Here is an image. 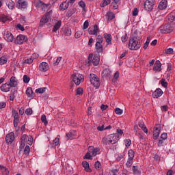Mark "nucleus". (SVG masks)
Returning a JSON list of instances; mask_svg holds the SVG:
<instances>
[{
    "mask_svg": "<svg viewBox=\"0 0 175 175\" xmlns=\"http://www.w3.org/2000/svg\"><path fill=\"white\" fill-rule=\"evenodd\" d=\"M143 40L139 36L131 37L129 42V49L130 50H139L142 47Z\"/></svg>",
    "mask_w": 175,
    "mask_h": 175,
    "instance_id": "1",
    "label": "nucleus"
},
{
    "mask_svg": "<svg viewBox=\"0 0 175 175\" xmlns=\"http://www.w3.org/2000/svg\"><path fill=\"white\" fill-rule=\"evenodd\" d=\"M90 80L91 84H92L94 87H96V88H99V87H100V80L99 79V77H98L96 75L90 74Z\"/></svg>",
    "mask_w": 175,
    "mask_h": 175,
    "instance_id": "2",
    "label": "nucleus"
},
{
    "mask_svg": "<svg viewBox=\"0 0 175 175\" xmlns=\"http://www.w3.org/2000/svg\"><path fill=\"white\" fill-rule=\"evenodd\" d=\"M92 57V54L89 55L88 63L90 65H91V64H93L94 66H97V65H99L100 57H99V55H94L93 58Z\"/></svg>",
    "mask_w": 175,
    "mask_h": 175,
    "instance_id": "3",
    "label": "nucleus"
},
{
    "mask_svg": "<svg viewBox=\"0 0 175 175\" xmlns=\"http://www.w3.org/2000/svg\"><path fill=\"white\" fill-rule=\"evenodd\" d=\"M72 80L76 85H80L81 81H84V76L79 73L73 74L72 75Z\"/></svg>",
    "mask_w": 175,
    "mask_h": 175,
    "instance_id": "4",
    "label": "nucleus"
},
{
    "mask_svg": "<svg viewBox=\"0 0 175 175\" xmlns=\"http://www.w3.org/2000/svg\"><path fill=\"white\" fill-rule=\"evenodd\" d=\"M173 29V26L169 24L162 25L159 27V31L161 32V33H170Z\"/></svg>",
    "mask_w": 175,
    "mask_h": 175,
    "instance_id": "5",
    "label": "nucleus"
},
{
    "mask_svg": "<svg viewBox=\"0 0 175 175\" xmlns=\"http://www.w3.org/2000/svg\"><path fill=\"white\" fill-rule=\"evenodd\" d=\"M108 144H116L120 140L118 133L111 134L107 137Z\"/></svg>",
    "mask_w": 175,
    "mask_h": 175,
    "instance_id": "6",
    "label": "nucleus"
},
{
    "mask_svg": "<svg viewBox=\"0 0 175 175\" xmlns=\"http://www.w3.org/2000/svg\"><path fill=\"white\" fill-rule=\"evenodd\" d=\"M35 3L37 8L44 10V12H46V10H49V9H50V4H46L40 0H36Z\"/></svg>",
    "mask_w": 175,
    "mask_h": 175,
    "instance_id": "7",
    "label": "nucleus"
},
{
    "mask_svg": "<svg viewBox=\"0 0 175 175\" xmlns=\"http://www.w3.org/2000/svg\"><path fill=\"white\" fill-rule=\"evenodd\" d=\"M51 14H53V11H49L43 16L40 20V25H44L46 23H49V20H51Z\"/></svg>",
    "mask_w": 175,
    "mask_h": 175,
    "instance_id": "8",
    "label": "nucleus"
},
{
    "mask_svg": "<svg viewBox=\"0 0 175 175\" xmlns=\"http://www.w3.org/2000/svg\"><path fill=\"white\" fill-rule=\"evenodd\" d=\"M3 38L5 40H6V42H8V43H12L14 40V36L10 31L8 30L4 31Z\"/></svg>",
    "mask_w": 175,
    "mask_h": 175,
    "instance_id": "9",
    "label": "nucleus"
},
{
    "mask_svg": "<svg viewBox=\"0 0 175 175\" xmlns=\"http://www.w3.org/2000/svg\"><path fill=\"white\" fill-rule=\"evenodd\" d=\"M154 0H146L144 3V9L150 12L154 9Z\"/></svg>",
    "mask_w": 175,
    "mask_h": 175,
    "instance_id": "10",
    "label": "nucleus"
},
{
    "mask_svg": "<svg viewBox=\"0 0 175 175\" xmlns=\"http://www.w3.org/2000/svg\"><path fill=\"white\" fill-rule=\"evenodd\" d=\"M28 40V38L24 36V35H18L14 40L15 44H23L24 42H27Z\"/></svg>",
    "mask_w": 175,
    "mask_h": 175,
    "instance_id": "11",
    "label": "nucleus"
},
{
    "mask_svg": "<svg viewBox=\"0 0 175 175\" xmlns=\"http://www.w3.org/2000/svg\"><path fill=\"white\" fill-rule=\"evenodd\" d=\"M160 133H161V126L157 124L154 127V131H153L154 140H157L158 137H159Z\"/></svg>",
    "mask_w": 175,
    "mask_h": 175,
    "instance_id": "12",
    "label": "nucleus"
},
{
    "mask_svg": "<svg viewBox=\"0 0 175 175\" xmlns=\"http://www.w3.org/2000/svg\"><path fill=\"white\" fill-rule=\"evenodd\" d=\"M101 76L105 80H109L110 77H111V71L109 68H105L103 70Z\"/></svg>",
    "mask_w": 175,
    "mask_h": 175,
    "instance_id": "13",
    "label": "nucleus"
},
{
    "mask_svg": "<svg viewBox=\"0 0 175 175\" xmlns=\"http://www.w3.org/2000/svg\"><path fill=\"white\" fill-rule=\"evenodd\" d=\"M27 6H28V3L25 0H18L16 3V8L18 9H27Z\"/></svg>",
    "mask_w": 175,
    "mask_h": 175,
    "instance_id": "14",
    "label": "nucleus"
},
{
    "mask_svg": "<svg viewBox=\"0 0 175 175\" xmlns=\"http://www.w3.org/2000/svg\"><path fill=\"white\" fill-rule=\"evenodd\" d=\"M88 151L92 154V157H96L98 154H100V149L99 148H94L92 146H90Z\"/></svg>",
    "mask_w": 175,
    "mask_h": 175,
    "instance_id": "15",
    "label": "nucleus"
},
{
    "mask_svg": "<svg viewBox=\"0 0 175 175\" xmlns=\"http://www.w3.org/2000/svg\"><path fill=\"white\" fill-rule=\"evenodd\" d=\"M5 141L8 144H12L14 142V133L11 132L8 133L5 137Z\"/></svg>",
    "mask_w": 175,
    "mask_h": 175,
    "instance_id": "16",
    "label": "nucleus"
},
{
    "mask_svg": "<svg viewBox=\"0 0 175 175\" xmlns=\"http://www.w3.org/2000/svg\"><path fill=\"white\" fill-rule=\"evenodd\" d=\"M38 69L40 72H47L49 70V64L44 62L40 63Z\"/></svg>",
    "mask_w": 175,
    "mask_h": 175,
    "instance_id": "17",
    "label": "nucleus"
},
{
    "mask_svg": "<svg viewBox=\"0 0 175 175\" xmlns=\"http://www.w3.org/2000/svg\"><path fill=\"white\" fill-rule=\"evenodd\" d=\"M12 116H14V126L16 128L18 126V112L16 110L12 111Z\"/></svg>",
    "mask_w": 175,
    "mask_h": 175,
    "instance_id": "18",
    "label": "nucleus"
},
{
    "mask_svg": "<svg viewBox=\"0 0 175 175\" xmlns=\"http://www.w3.org/2000/svg\"><path fill=\"white\" fill-rule=\"evenodd\" d=\"M161 68H162V64H161V62L159 60L156 61L153 67V70L154 72H161Z\"/></svg>",
    "mask_w": 175,
    "mask_h": 175,
    "instance_id": "19",
    "label": "nucleus"
},
{
    "mask_svg": "<svg viewBox=\"0 0 175 175\" xmlns=\"http://www.w3.org/2000/svg\"><path fill=\"white\" fill-rule=\"evenodd\" d=\"M163 94V92L161 89H157L153 93H152V97L154 98H159V96H162Z\"/></svg>",
    "mask_w": 175,
    "mask_h": 175,
    "instance_id": "20",
    "label": "nucleus"
},
{
    "mask_svg": "<svg viewBox=\"0 0 175 175\" xmlns=\"http://www.w3.org/2000/svg\"><path fill=\"white\" fill-rule=\"evenodd\" d=\"M167 8V0H161L159 4V9L160 10H163Z\"/></svg>",
    "mask_w": 175,
    "mask_h": 175,
    "instance_id": "21",
    "label": "nucleus"
},
{
    "mask_svg": "<svg viewBox=\"0 0 175 175\" xmlns=\"http://www.w3.org/2000/svg\"><path fill=\"white\" fill-rule=\"evenodd\" d=\"M12 87L10 86L9 83H4L0 87L1 91L3 92H9Z\"/></svg>",
    "mask_w": 175,
    "mask_h": 175,
    "instance_id": "22",
    "label": "nucleus"
},
{
    "mask_svg": "<svg viewBox=\"0 0 175 175\" xmlns=\"http://www.w3.org/2000/svg\"><path fill=\"white\" fill-rule=\"evenodd\" d=\"M98 31H99V27L96 25L94 26L93 29H91V28L88 29V32L90 35H96Z\"/></svg>",
    "mask_w": 175,
    "mask_h": 175,
    "instance_id": "23",
    "label": "nucleus"
},
{
    "mask_svg": "<svg viewBox=\"0 0 175 175\" xmlns=\"http://www.w3.org/2000/svg\"><path fill=\"white\" fill-rule=\"evenodd\" d=\"M82 166L83 167H84L85 171L88 173H91V172H92V170H91V168H90V163H88V162H87L86 161L82 162Z\"/></svg>",
    "mask_w": 175,
    "mask_h": 175,
    "instance_id": "24",
    "label": "nucleus"
},
{
    "mask_svg": "<svg viewBox=\"0 0 175 175\" xmlns=\"http://www.w3.org/2000/svg\"><path fill=\"white\" fill-rule=\"evenodd\" d=\"M11 88L16 87L17 85V79L15 77H12L10 79V83H8Z\"/></svg>",
    "mask_w": 175,
    "mask_h": 175,
    "instance_id": "25",
    "label": "nucleus"
},
{
    "mask_svg": "<svg viewBox=\"0 0 175 175\" xmlns=\"http://www.w3.org/2000/svg\"><path fill=\"white\" fill-rule=\"evenodd\" d=\"M62 25V21H58L56 23H55L52 31L57 32L59 28H61V25Z\"/></svg>",
    "mask_w": 175,
    "mask_h": 175,
    "instance_id": "26",
    "label": "nucleus"
},
{
    "mask_svg": "<svg viewBox=\"0 0 175 175\" xmlns=\"http://www.w3.org/2000/svg\"><path fill=\"white\" fill-rule=\"evenodd\" d=\"M75 136H76V132L70 131L66 135V140H72L75 139Z\"/></svg>",
    "mask_w": 175,
    "mask_h": 175,
    "instance_id": "27",
    "label": "nucleus"
},
{
    "mask_svg": "<svg viewBox=\"0 0 175 175\" xmlns=\"http://www.w3.org/2000/svg\"><path fill=\"white\" fill-rule=\"evenodd\" d=\"M5 3L8 8L11 10L14 9L15 3L14 1H13V0H5Z\"/></svg>",
    "mask_w": 175,
    "mask_h": 175,
    "instance_id": "28",
    "label": "nucleus"
},
{
    "mask_svg": "<svg viewBox=\"0 0 175 175\" xmlns=\"http://www.w3.org/2000/svg\"><path fill=\"white\" fill-rule=\"evenodd\" d=\"M96 50L97 53H102L103 51V45L100 42H96Z\"/></svg>",
    "mask_w": 175,
    "mask_h": 175,
    "instance_id": "29",
    "label": "nucleus"
},
{
    "mask_svg": "<svg viewBox=\"0 0 175 175\" xmlns=\"http://www.w3.org/2000/svg\"><path fill=\"white\" fill-rule=\"evenodd\" d=\"M0 170L3 175H9V170L6 167L0 165Z\"/></svg>",
    "mask_w": 175,
    "mask_h": 175,
    "instance_id": "30",
    "label": "nucleus"
},
{
    "mask_svg": "<svg viewBox=\"0 0 175 175\" xmlns=\"http://www.w3.org/2000/svg\"><path fill=\"white\" fill-rule=\"evenodd\" d=\"M33 91L32 90V88L29 87L27 88L26 90V95L28 96V98H33Z\"/></svg>",
    "mask_w": 175,
    "mask_h": 175,
    "instance_id": "31",
    "label": "nucleus"
},
{
    "mask_svg": "<svg viewBox=\"0 0 175 175\" xmlns=\"http://www.w3.org/2000/svg\"><path fill=\"white\" fill-rule=\"evenodd\" d=\"M68 8H69V4L66 1H64L60 4L59 10L64 11L66 10Z\"/></svg>",
    "mask_w": 175,
    "mask_h": 175,
    "instance_id": "32",
    "label": "nucleus"
},
{
    "mask_svg": "<svg viewBox=\"0 0 175 175\" xmlns=\"http://www.w3.org/2000/svg\"><path fill=\"white\" fill-rule=\"evenodd\" d=\"M104 38L105 39V40H106L107 43H108V44H110V43H111V34L105 33L104 34Z\"/></svg>",
    "mask_w": 175,
    "mask_h": 175,
    "instance_id": "33",
    "label": "nucleus"
},
{
    "mask_svg": "<svg viewBox=\"0 0 175 175\" xmlns=\"http://www.w3.org/2000/svg\"><path fill=\"white\" fill-rule=\"evenodd\" d=\"M8 20H10V18H9V16L3 14L0 15V21L1 23H6V21H8Z\"/></svg>",
    "mask_w": 175,
    "mask_h": 175,
    "instance_id": "34",
    "label": "nucleus"
},
{
    "mask_svg": "<svg viewBox=\"0 0 175 175\" xmlns=\"http://www.w3.org/2000/svg\"><path fill=\"white\" fill-rule=\"evenodd\" d=\"M111 2V0H103L100 4V6L101 8H105V6H107V5H110Z\"/></svg>",
    "mask_w": 175,
    "mask_h": 175,
    "instance_id": "35",
    "label": "nucleus"
},
{
    "mask_svg": "<svg viewBox=\"0 0 175 175\" xmlns=\"http://www.w3.org/2000/svg\"><path fill=\"white\" fill-rule=\"evenodd\" d=\"M135 158V151L132 149H130L128 152V159H133Z\"/></svg>",
    "mask_w": 175,
    "mask_h": 175,
    "instance_id": "36",
    "label": "nucleus"
},
{
    "mask_svg": "<svg viewBox=\"0 0 175 175\" xmlns=\"http://www.w3.org/2000/svg\"><path fill=\"white\" fill-rule=\"evenodd\" d=\"M139 126L142 129V131H144L145 133H148V129H147V127L146 126V125H144V123L141 122L139 124Z\"/></svg>",
    "mask_w": 175,
    "mask_h": 175,
    "instance_id": "37",
    "label": "nucleus"
},
{
    "mask_svg": "<svg viewBox=\"0 0 175 175\" xmlns=\"http://www.w3.org/2000/svg\"><path fill=\"white\" fill-rule=\"evenodd\" d=\"M46 90H47L46 88H40L36 90V94H43V92H46Z\"/></svg>",
    "mask_w": 175,
    "mask_h": 175,
    "instance_id": "38",
    "label": "nucleus"
},
{
    "mask_svg": "<svg viewBox=\"0 0 175 175\" xmlns=\"http://www.w3.org/2000/svg\"><path fill=\"white\" fill-rule=\"evenodd\" d=\"M62 60V57H57V59H55L53 60V65L55 66H57V65H58V64H59V62H61Z\"/></svg>",
    "mask_w": 175,
    "mask_h": 175,
    "instance_id": "39",
    "label": "nucleus"
},
{
    "mask_svg": "<svg viewBox=\"0 0 175 175\" xmlns=\"http://www.w3.org/2000/svg\"><path fill=\"white\" fill-rule=\"evenodd\" d=\"M26 142H27V144H29V146H31L32 144V143H33V138L32 137V136L29 135L27 137Z\"/></svg>",
    "mask_w": 175,
    "mask_h": 175,
    "instance_id": "40",
    "label": "nucleus"
},
{
    "mask_svg": "<svg viewBox=\"0 0 175 175\" xmlns=\"http://www.w3.org/2000/svg\"><path fill=\"white\" fill-rule=\"evenodd\" d=\"M6 62H8V59L6 58V57L3 56L0 57V65H5Z\"/></svg>",
    "mask_w": 175,
    "mask_h": 175,
    "instance_id": "41",
    "label": "nucleus"
},
{
    "mask_svg": "<svg viewBox=\"0 0 175 175\" xmlns=\"http://www.w3.org/2000/svg\"><path fill=\"white\" fill-rule=\"evenodd\" d=\"M41 121L44 124V125H47L49 124V122H47V118L46 117V115H42L41 116Z\"/></svg>",
    "mask_w": 175,
    "mask_h": 175,
    "instance_id": "42",
    "label": "nucleus"
},
{
    "mask_svg": "<svg viewBox=\"0 0 175 175\" xmlns=\"http://www.w3.org/2000/svg\"><path fill=\"white\" fill-rule=\"evenodd\" d=\"M133 164V159H128L127 162L126 163L127 167H131L132 165Z\"/></svg>",
    "mask_w": 175,
    "mask_h": 175,
    "instance_id": "43",
    "label": "nucleus"
},
{
    "mask_svg": "<svg viewBox=\"0 0 175 175\" xmlns=\"http://www.w3.org/2000/svg\"><path fill=\"white\" fill-rule=\"evenodd\" d=\"M115 113L118 116H121V114H122V113H124V110H122V109H121L120 108H116L115 109Z\"/></svg>",
    "mask_w": 175,
    "mask_h": 175,
    "instance_id": "44",
    "label": "nucleus"
},
{
    "mask_svg": "<svg viewBox=\"0 0 175 175\" xmlns=\"http://www.w3.org/2000/svg\"><path fill=\"white\" fill-rule=\"evenodd\" d=\"M124 143H125V146L126 147V148H128L129 147L131 146V144H132V141L130 139H125Z\"/></svg>",
    "mask_w": 175,
    "mask_h": 175,
    "instance_id": "45",
    "label": "nucleus"
},
{
    "mask_svg": "<svg viewBox=\"0 0 175 175\" xmlns=\"http://www.w3.org/2000/svg\"><path fill=\"white\" fill-rule=\"evenodd\" d=\"M83 159H92V155H91V152H88L83 157Z\"/></svg>",
    "mask_w": 175,
    "mask_h": 175,
    "instance_id": "46",
    "label": "nucleus"
},
{
    "mask_svg": "<svg viewBox=\"0 0 175 175\" xmlns=\"http://www.w3.org/2000/svg\"><path fill=\"white\" fill-rule=\"evenodd\" d=\"M29 151H31L29 146H26L24 148V154H25V155H28V154H29Z\"/></svg>",
    "mask_w": 175,
    "mask_h": 175,
    "instance_id": "47",
    "label": "nucleus"
},
{
    "mask_svg": "<svg viewBox=\"0 0 175 175\" xmlns=\"http://www.w3.org/2000/svg\"><path fill=\"white\" fill-rule=\"evenodd\" d=\"M107 17L108 20H113L116 16L113 14V12H108Z\"/></svg>",
    "mask_w": 175,
    "mask_h": 175,
    "instance_id": "48",
    "label": "nucleus"
},
{
    "mask_svg": "<svg viewBox=\"0 0 175 175\" xmlns=\"http://www.w3.org/2000/svg\"><path fill=\"white\" fill-rule=\"evenodd\" d=\"M25 113V114H27V116H31V114L33 113L32 109H31V108L26 109Z\"/></svg>",
    "mask_w": 175,
    "mask_h": 175,
    "instance_id": "49",
    "label": "nucleus"
},
{
    "mask_svg": "<svg viewBox=\"0 0 175 175\" xmlns=\"http://www.w3.org/2000/svg\"><path fill=\"white\" fill-rule=\"evenodd\" d=\"M58 144H59V138L56 137L53 140V146H54V147H57V146H58Z\"/></svg>",
    "mask_w": 175,
    "mask_h": 175,
    "instance_id": "50",
    "label": "nucleus"
},
{
    "mask_svg": "<svg viewBox=\"0 0 175 175\" xmlns=\"http://www.w3.org/2000/svg\"><path fill=\"white\" fill-rule=\"evenodd\" d=\"M96 43H103V38L102 37V36H98L96 39Z\"/></svg>",
    "mask_w": 175,
    "mask_h": 175,
    "instance_id": "51",
    "label": "nucleus"
},
{
    "mask_svg": "<svg viewBox=\"0 0 175 175\" xmlns=\"http://www.w3.org/2000/svg\"><path fill=\"white\" fill-rule=\"evenodd\" d=\"M133 172L135 174H138L139 173V167L137 166H133Z\"/></svg>",
    "mask_w": 175,
    "mask_h": 175,
    "instance_id": "52",
    "label": "nucleus"
},
{
    "mask_svg": "<svg viewBox=\"0 0 175 175\" xmlns=\"http://www.w3.org/2000/svg\"><path fill=\"white\" fill-rule=\"evenodd\" d=\"M168 20H172L175 21V13H172L168 15Z\"/></svg>",
    "mask_w": 175,
    "mask_h": 175,
    "instance_id": "53",
    "label": "nucleus"
},
{
    "mask_svg": "<svg viewBox=\"0 0 175 175\" xmlns=\"http://www.w3.org/2000/svg\"><path fill=\"white\" fill-rule=\"evenodd\" d=\"M174 51H173V49L169 48L165 49V54H173Z\"/></svg>",
    "mask_w": 175,
    "mask_h": 175,
    "instance_id": "54",
    "label": "nucleus"
},
{
    "mask_svg": "<svg viewBox=\"0 0 175 175\" xmlns=\"http://www.w3.org/2000/svg\"><path fill=\"white\" fill-rule=\"evenodd\" d=\"M79 5L82 8V9L84 10L85 9V3L83 1H81L79 2Z\"/></svg>",
    "mask_w": 175,
    "mask_h": 175,
    "instance_id": "55",
    "label": "nucleus"
},
{
    "mask_svg": "<svg viewBox=\"0 0 175 175\" xmlns=\"http://www.w3.org/2000/svg\"><path fill=\"white\" fill-rule=\"evenodd\" d=\"M66 36H70L72 35V31L69 29H66L64 31Z\"/></svg>",
    "mask_w": 175,
    "mask_h": 175,
    "instance_id": "56",
    "label": "nucleus"
},
{
    "mask_svg": "<svg viewBox=\"0 0 175 175\" xmlns=\"http://www.w3.org/2000/svg\"><path fill=\"white\" fill-rule=\"evenodd\" d=\"M27 139H28V136L24 134L21 138V142L25 143V140H27Z\"/></svg>",
    "mask_w": 175,
    "mask_h": 175,
    "instance_id": "57",
    "label": "nucleus"
},
{
    "mask_svg": "<svg viewBox=\"0 0 175 175\" xmlns=\"http://www.w3.org/2000/svg\"><path fill=\"white\" fill-rule=\"evenodd\" d=\"M90 25V22L88 20L85 21L83 23V29H87Z\"/></svg>",
    "mask_w": 175,
    "mask_h": 175,
    "instance_id": "58",
    "label": "nucleus"
},
{
    "mask_svg": "<svg viewBox=\"0 0 175 175\" xmlns=\"http://www.w3.org/2000/svg\"><path fill=\"white\" fill-rule=\"evenodd\" d=\"M81 35H83L81 33V31H76L75 36L76 39H79V38H81Z\"/></svg>",
    "mask_w": 175,
    "mask_h": 175,
    "instance_id": "59",
    "label": "nucleus"
},
{
    "mask_svg": "<svg viewBox=\"0 0 175 175\" xmlns=\"http://www.w3.org/2000/svg\"><path fill=\"white\" fill-rule=\"evenodd\" d=\"M120 77V72L118 71H117L113 76V80L116 81L118 79V78Z\"/></svg>",
    "mask_w": 175,
    "mask_h": 175,
    "instance_id": "60",
    "label": "nucleus"
},
{
    "mask_svg": "<svg viewBox=\"0 0 175 175\" xmlns=\"http://www.w3.org/2000/svg\"><path fill=\"white\" fill-rule=\"evenodd\" d=\"M33 62V60L32 59V57L29 58V59H26L25 60V64H31Z\"/></svg>",
    "mask_w": 175,
    "mask_h": 175,
    "instance_id": "61",
    "label": "nucleus"
},
{
    "mask_svg": "<svg viewBox=\"0 0 175 175\" xmlns=\"http://www.w3.org/2000/svg\"><path fill=\"white\" fill-rule=\"evenodd\" d=\"M83 94V88H79L77 89V95H81Z\"/></svg>",
    "mask_w": 175,
    "mask_h": 175,
    "instance_id": "62",
    "label": "nucleus"
},
{
    "mask_svg": "<svg viewBox=\"0 0 175 175\" xmlns=\"http://www.w3.org/2000/svg\"><path fill=\"white\" fill-rule=\"evenodd\" d=\"M29 80H30V79H29V77H28V76H27V75L23 76L24 83H29Z\"/></svg>",
    "mask_w": 175,
    "mask_h": 175,
    "instance_id": "63",
    "label": "nucleus"
},
{
    "mask_svg": "<svg viewBox=\"0 0 175 175\" xmlns=\"http://www.w3.org/2000/svg\"><path fill=\"white\" fill-rule=\"evenodd\" d=\"M128 40V35L124 34V36H122V42H125Z\"/></svg>",
    "mask_w": 175,
    "mask_h": 175,
    "instance_id": "64",
    "label": "nucleus"
}]
</instances>
